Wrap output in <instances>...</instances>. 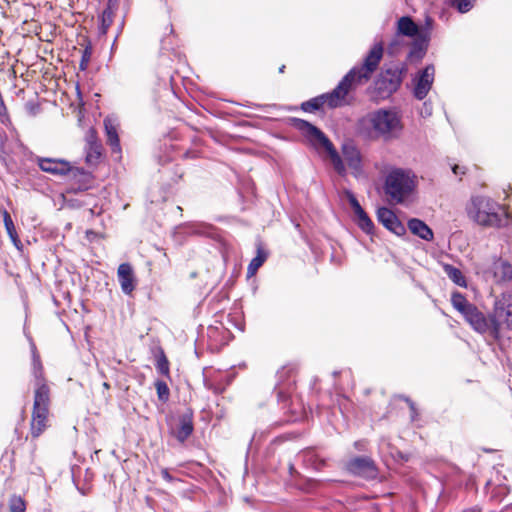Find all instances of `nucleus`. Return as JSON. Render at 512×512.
<instances>
[{"label": "nucleus", "mask_w": 512, "mask_h": 512, "mask_svg": "<svg viewBox=\"0 0 512 512\" xmlns=\"http://www.w3.org/2000/svg\"><path fill=\"white\" fill-rule=\"evenodd\" d=\"M382 56V44L374 45L366 56L362 66L351 69L332 92L323 94L326 106L329 108H337L352 104L354 101L353 91L371 78Z\"/></svg>", "instance_id": "f257e3e1"}, {"label": "nucleus", "mask_w": 512, "mask_h": 512, "mask_svg": "<svg viewBox=\"0 0 512 512\" xmlns=\"http://www.w3.org/2000/svg\"><path fill=\"white\" fill-rule=\"evenodd\" d=\"M467 214L470 219L484 227L500 228L509 221L506 209L484 196L473 197L467 206Z\"/></svg>", "instance_id": "f03ea898"}, {"label": "nucleus", "mask_w": 512, "mask_h": 512, "mask_svg": "<svg viewBox=\"0 0 512 512\" xmlns=\"http://www.w3.org/2000/svg\"><path fill=\"white\" fill-rule=\"evenodd\" d=\"M291 125L293 128L298 130L317 150H323L326 152L334 170L339 175L343 176L346 174V166L341 156L338 154L332 142L320 129L311 123L299 118H292Z\"/></svg>", "instance_id": "7ed1b4c3"}, {"label": "nucleus", "mask_w": 512, "mask_h": 512, "mask_svg": "<svg viewBox=\"0 0 512 512\" xmlns=\"http://www.w3.org/2000/svg\"><path fill=\"white\" fill-rule=\"evenodd\" d=\"M417 183V177L411 171L392 169L386 175L384 192L391 203L402 204L412 197Z\"/></svg>", "instance_id": "20e7f679"}, {"label": "nucleus", "mask_w": 512, "mask_h": 512, "mask_svg": "<svg viewBox=\"0 0 512 512\" xmlns=\"http://www.w3.org/2000/svg\"><path fill=\"white\" fill-rule=\"evenodd\" d=\"M362 129L368 131L373 137L385 139L393 137L401 130V121L393 110L379 109L366 115L360 121Z\"/></svg>", "instance_id": "39448f33"}, {"label": "nucleus", "mask_w": 512, "mask_h": 512, "mask_svg": "<svg viewBox=\"0 0 512 512\" xmlns=\"http://www.w3.org/2000/svg\"><path fill=\"white\" fill-rule=\"evenodd\" d=\"M477 274H481L485 280L502 283L512 279V266L501 258L481 261L475 264Z\"/></svg>", "instance_id": "423d86ee"}, {"label": "nucleus", "mask_w": 512, "mask_h": 512, "mask_svg": "<svg viewBox=\"0 0 512 512\" xmlns=\"http://www.w3.org/2000/svg\"><path fill=\"white\" fill-rule=\"evenodd\" d=\"M34 375L37 379L34 393L33 410L49 412L50 389L42 379V367L38 356L33 352Z\"/></svg>", "instance_id": "0eeeda50"}, {"label": "nucleus", "mask_w": 512, "mask_h": 512, "mask_svg": "<svg viewBox=\"0 0 512 512\" xmlns=\"http://www.w3.org/2000/svg\"><path fill=\"white\" fill-rule=\"evenodd\" d=\"M464 318L475 331L481 334L489 333L495 338L498 337L499 323L495 321V317L493 319H487L482 312L473 306L470 310L468 309Z\"/></svg>", "instance_id": "6e6552de"}, {"label": "nucleus", "mask_w": 512, "mask_h": 512, "mask_svg": "<svg viewBox=\"0 0 512 512\" xmlns=\"http://www.w3.org/2000/svg\"><path fill=\"white\" fill-rule=\"evenodd\" d=\"M341 151L351 173L355 177H360L363 174V159L357 146L352 141H346L343 143Z\"/></svg>", "instance_id": "1a4fd4ad"}, {"label": "nucleus", "mask_w": 512, "mask_h": 512, "mask_svg": "<svg viewBox=\"0 0 512 512\" xmlns=\"http://www.w3.org/2000/svg\"><path fill=\"white\" fill-rule=\"evenodd\" d=\"M344 196L349 202L353 213H354V220L357 223V225L360 227L362 231H364L367 234H371L374 228L373 222L368 217L366 212L361 207L359 201L356 199L355 195L349 191H344Z\"/></svg>", "instance_id": "9d476101"}, {"label": "nucleus", "mask_w": 512, "mask_h": 512, "mask_svg": "<svg viewBox=\"0 0 512 512\" xmlns=\"http://www.w3.org/2000/svg\"><path fill=\"white\" fill-rule=\"evenodd\" d=\"M434 74V66L428 65L414 79V96L417 99L422 100L427 96L434 81Z\"/></svg>", "instance_id": "9b49d317"}, {"label": "nucleus", "mask_w": 512, "mask_h": 512, "mask_svg": "<svg viewBox=\"0 0 512 512\" xmlns=\"http://www.w3.org/2000/svg\"><path fill=\"white\" fill-rule=\"evenodd\" d=\"M495 321L499 323V330L502 325L512 328V292L503 294L502 299L497 302Z\"/></svg>", "instance_id": "f8f14e48"}, {"label": "nucleus", "mask_w": 512, "mask_h": 512, "mask_svg": "<svg viewBox=\"0 0 512 512\" xmlns=\"http://www.w3.org/2000/svg\"><path fill=\"white\" fill-rule=\"evenodd\" d=\"M377 219L385 228L398 236L404 235L406 232L405 226L389 208H379L377 211Z\"/></svg>", "instance_id": "ddd939ff"}, {"label": "nucleus", "mask_w": 512, "mask_h": 512, "mask_svg": "<svg viewBox=\"0 0 512 512\" xmlns=\"http://www.w3.org/2000/svg\"><path fill=\"white\" fill-rule=\"evenodd\" d=\"M348 470L356 475L366 478H374L376 476V468L371 459L367 457H356L349 461Z\"/></svg>", "instance_id": "4468645a"}, {"label": "nucleus", "mask_w": 512, "mask_h": 512, "mask_svg": "<svg viewBox=\"0 0 512 512\" xmlns=\"http://www.w3.org/2000/svg\"><path fill=\"white\" fill-rule=\"evenodd\" d=\"M37 163L42 171L54 175H65L71 169L70 164L62 159L39 157L37 158Z\"/></svg>", "instance_id": "2eb2a0df"}, {"label": "nucleus", "mask_w": 512, "mask_h": 512, "mask_svg": "<svg viewBox=\"0 0 512 512\" xmlns=\"http://www.w3.org/2000/svg\"><path fill=\"white\" fill-rule=\"evenodd\" d=\"M118 281L125 294H131L135 289V275L133 268L128 263H122L117 270Z\"/></svg>", "instance_id": "dca6fc26"}, {"label": "nucleus", "mask_w": 512, "mask_h": 512, "mask_svg": "<svg viewBox=\"0 0 512 512\" xmlns=\"http://www.w3.org/2000/svg\"><path fill=\"white\" fill-rule=\"evenodd\" d=\"M397 32L398 34L408 36V37H424L426 36V32L420 29L417 24L413 22V20L404 16L401 17L397 22Z\"/></svg>", "instance_id": "f3484780"}, {"label": "nucleus", "mask_w": 512, "mask_h": 512, "mask_svg": "<svg viewBox=\"0 0 512 512\" xmlns=\"http://www.w3.org/2000/svg\"><path fill=\"white\" fill-rule=\"evenodd\" d=\"M401 72L391 73L389 70L381 76V79L377 81L379 90H383L385 93H392L397 90L401 83Z\"/></svg>", "instance_id": "a211bd4d"}, {"label": "nucleus", "mask_w": 512, "mask_h": 512, "mask_svg": "<svg viewBox=\"0 0 512 512\" xmlns=\"http://www.w3.org/2000/svg\"><path fill=\"white\" fill-rule=\"evenodd\" d=\"M49 412L32 411L31 419V435L33 438H38L48 427Z\"/></svg>", "instance_id": "6ab92c4d"}, {"label": "nucleus", "mask_w": 512, "mask_h": 512, "mask_svg": "<svg viewBox=\"0 0 512 512\" xmlns=\"http://www.w3.org/2000/svg\"><path fill=\"white\" fill-rule=\"evenodd\" d=\"M117 122L112 117H106L104 119V127L107 136V142L112 147L114 152H120V143L117 133Z\"/></svg>", "instance_id": "aec40b11"}, {"label": "nucleus", "mask_w": 512, "mask_h": 512, "mask_svg": "<svg viewBox=\"0 0 512 512\" xmlns=\"http://www.w3.org/2000/svg\"><path fill=\"white\" fill-rule=\"evenodd\" d=\"M193 432L192 418L188 415L180 417L177 426L173 429L174 436L184 442Z\"/></svg>", "instance_id": "412c9836"}, {"label": "nucleus", "mask_w": 512, "mask_h": 512, "mask_svg": "<svg viewBox=\"0 0 512 512\" xmlns=\"http://www.w3.org/2000/svg\"><path fill=\"white\" fill-rule=\"evenodd\" d=\"M408 228L414 234L423 240L431 241L433 239L432 230L422 221L416 218L408 221Z\"/></svg>", "instance_id": "4be33fe9"}, {"label": "nucleus", "mask_w": 512, "mask_h": 512, "mask_svg": "<svg viewBox=\"0 0 512 512\" xmlns=\"http://www.w3.org/2000/svg\"><path fill=\"white\" fill-rule=\"evenodd\" d=\"M444 271L455 284L461 287H466L467 283L465 276L458 268L447 264L444 266Z\"/></svg>", "instance_id": "5701e85b"}, {"label": "nucleus", "mask_w": 512, "mask_h": 512, "mask_svg": "<svg viewBox=\"0 0 512 512\" xmlns=\"http://www.w3.org/2000/svg\"><path fill=\"white\" fill-rule=\"evenodd\" d=\"M267 258V253L261 248L257 249V255L251 260L248 266V276H254L257 270L263 265Z\"/></svg>", "instance_id": "b1692460"}, {"label": "nucleus", "mask_w": 512, "mask_h": 512, "mask_svg": "<svg viewBox=\"0 0 512 512\" xmlns=\"http://www.w3.org/2000/svg\"><path fill=\"white\" fill-rule=\"evenodd\" d=\"M452 305L457 309L463 316L470 310L474 305L470 304L466 298L460 293H454L451 297Z\"/></svg>", "instance_id": "393cba45"}, {"label": "nucleus", "mask_w": 512, "mask_h": 512, "mask_svg": "<svg viewBox=\"0 0 512 512\" xmlns=\"http://www.w3.org/2000/svg\"><path fill=\"white\" fill-rule=\"evenodd\" d=\"M324 106H326V101L324 95H321L302 103L301 108L305 112H314Z\"/></svg>", "instance_id": "a878e982"}, {"label": "nucleus", "mask_w": 512, "mask_h": 512, "mask_svg": "<svg viewBox=\"0 0 512 512\" xmlns=\"http://www.w3.org/2000/svg\"><path fill=\"white\" fill-rule=\"evenodd\" d=\"M3 220H4V225H5V228H6V231L9 235V237L11 238L13 243L17 246L18 243H20V241L18 239V235H17L16 229H15L13 220L7 211H4V213H3Z\"/></svg>", "instance_id": "bb28decb"}, {"label": "nucleus", "mask_w": 512, "mask_h": 512, "mask_svg": "<svg viewBox=\"0 0 512 512\" xmlns=\"http://www.w3.org/2000/svg\"><path fill=\"white\" fill-rule=\"evenodd\" d=\"M113 22V11L110 8H107L103 11L101 17V30L102 33H106L108 28L111 26Z\"/></svg>", "instance_id": "cd10ccee"}, {"label": "nucleus", "mask_w": 512, "mask_h": 512, "mask_svg": "<svg viewBox=\"0 0 512 512\" xmlns=\"http://www.w3.org/2000/svg\"><path fill=\"white\" fill-rule=\"evenodd\" d=\"M9 508L11 512H24L25 502L20 496H13L9 501Z\"/></svg>", "instance_id": "c85d7f7f"}, {"label": "nucleus", "mask_w": 512, "mask_h": 512, "mask_svg": "<svg viewBox=\"0 0 512 512\" xmlns=\"http://www.w3.org/2000/svg\"><path fill=\"white\" fill-rule=\"evenodd\" d=\"M476 0H452L453 5L459 12H468L474 5Z\"/></svg>", "instance_id": "c756f323"}, {"label": "nucleus", "mask_w": 512, "mask_h": 512, "mask_svg": "<svg viewBox=\"0 0 512 512\" xmlns=\"http://www.w3.org/2000/svg\"><path fill=\"white\" fill-rule=\"evenodd\" d=\"M155 386H156L158 398L162 401H166L169 397V388H168L167 384L163 381H157Z\"/></svg>", "instance_id": "7c9ffc66"}, {"label": "nucleus", "mask_w": 512, "mask_h": 512, "mask_svg": "<svg viewBox=\"0 0 512 512\" xmlns=\"http://www.w3.org/2000/svg\"><path fill=\"white\" fill-rule=\"evenodd\" d=\"M91 58V50L89 48H85L82 54V59L80 62V68L81 70H85L88 66V63Z\"/></svg>", "instance_id": "2f4dec72"}, {"label": "nucleus", "mask_w": 512, "mask_h": 512, "mask_svg": "<svg viewBox=\"0 0 512 512\" xmlns=\"http://www.w3.org/2000/svg\"><path fill=\"white\" fill-rule=\"evenodd\" d=\"M158 368L161 373L167 374L168 373V363L166 360H163L162 362H159Z\"/></svg>", "instance_id": "473e14b6"}, {"label": "nucleus", "mask_w": 512, "mask_h": 512, "mask_svg": "<svg viewBox=\"0 0 512 512\" xmlns=\"http://www.w3.org/2000/svg\"><path fill=\"white\" fill-rule=\"evenodd\" d=\"M161 476L163 477V479H165L168 482L173 480V477L169 474L168 470L165 468L161 470Z\"/></svg>", "instance_id": "72a5a7b5"}, {"label": "nucleus", "mask_w": 512, "mask_h": 512, "mask_svg": "<svg viewBox=\"0 0 512 512\" xmlns=\"http://www.w3.org/2000/svg\"><path fill=\"white\" fill-rule=\"evenodd\" d=\"M452 170H453V173H454L455 175H460V174L462 175V174H464V173H465V172H464V170H463V168H462V167H460L459 165H454V166H453V168H452Z\"/></svg>", "instance_id": "f704fd0d"}, {"label": "nucleus", "mask_w": 512, "mask_h": 512, "mask_svg": "<svg viewBox=\"0 0 512 512\" xmlns=\"http://www.w3.org/2000/svg\"><path fill=\"white\" fill-rule=\"evenodd\" d=\"M432 27V19L430 17L426 18V29L430 30Z\"/></svg>", "instance_id": "c9c22d12"}, {"label": "nucleus", "mask_w": 512, "mask_h": 512, "mask_svg": "<svg viewBox=\"0 0 512 512\" xmlns=\"http://www.w3.org/2000/svg\"><path fill=\"white\" fill-rule=\"evenodd\" d=\"M284 68H285V66L283 65V66L279 69V71L282 73V72L284 71Z\"/></svg>", "instance_id": "e433bc0d"}, {"label": "nucleus", "mask_w": 512, "mask_h": 512, "mask_svg": "<svg viewBox=\"0 0 512 512\" xmlns=\"http://www.w3.org/2000/svg\"><path fill=\"white\" fill-rule=\"evenodd\" d=\"M411 410L414 411V405L410 403Z\"/></svg>", "instance_id": "4c0bfd02"}]
</instances>
